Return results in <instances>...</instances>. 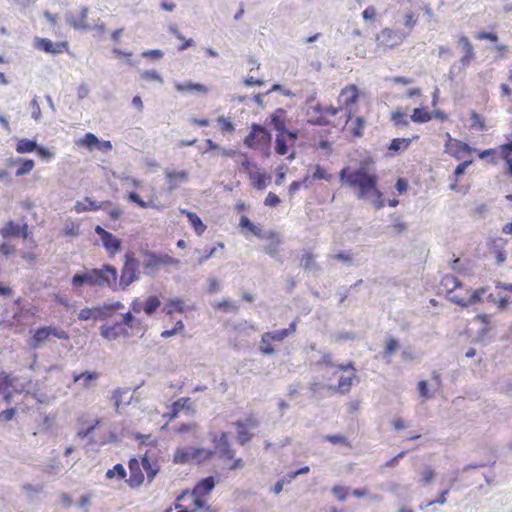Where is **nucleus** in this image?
Instances as JSON below:
<instances>
[{
  "label": "nucleus",
  "instance_id": "a878e982",
  "mask_svg": "<svg viewBox=\"0 0 512 512\" xmlns=\"http://www.w3.org/2000/svg\"><path fill=\"white\" fill-rule=\"evenodd\" d=\"M419 135H414L412 138H394L389 144L387 150L388 156H395L396 154L405 151L409 148L412 141L418 140Z\"/></svg>",
  "mask_w": 512,
  "mask_h": 512
},
{
  "label": "nucleus",
  "instance_id": "49530a36",
  "mask_svg": "<svg viewBox=\"0 0 512 512\" xmlns=\"http://www.w3.org/2000/svg\"><path fill=\"white\" fill-rule=\"evenodd\" d=\"M100 314H101V311L99 308L86 307V308L80 310V312L78 314V318L82 321H87L90 319L96 320L99 318Z\"/></svg>",
  "mask_w": 512,
  "mask_h": 512
},
{
  "label": "nucleus",
  "instance_id": "9d476101",
  "mask_svg": "<svg viewBox=\"0 0 512 512\" xmlns=\"http://www.w3.org/2000/svg\"><path fill=\"white\" fill-rule=\"evenodd\" d=\"M442 388L441 375L434 371L430 380H420L417 384V391L421 398L431 399Z\"/></svg>",
  "mask_w": 512,
  "mask_h": 512
},
{
  "label": "nucleus",
  "instance_id": "6e6d98bb",
  "mask_svg": "<svg viewBox=\"0 0 512 512\" xmlns=\"http://www.w3.org/2000/svg\"><path fill=\"white\" fill-rule=\"evenodd\" d=\"M332 174L328 173L325 168L320 165H315L313 179L314 180H326L330 181L332 179Z\"/></svg>",
  "mask_w": 512,
  "mask_h": 512
},
{
  "label": "nucleus",
  "instance_id": "603ef678",
  "mask_svg": "<svg viewBox=\"0 0 512 512\" xmlns=\"http://www.w3.org/2000/svg\"><path fill=\"white\" fill-rule=\"evenodd\" d=\"M470 127L472 129H477L480 131L486 130V124H485L484 118L475 111H473L471 113V126Z\"/></svg>",
  "mask_w": 512,
  "mask_h": 512
},
{
  "label": "nucleus",
  "instance_id": "c03bdc74",
  "mask_svg": "<svg viewBox=\"0 0 512 512\" xmlns=\"http://www.w3.org/2000/svg\"><path fill=\"white\" fill-rule=\"evenodd\" d=\"M16 163H19V167L15 173L18 177L29 174L35 167V163L32 159H18Z\"/></svg>",
  "mask_w": 512,
  "mask_h": 512
},
{
  "label": "nucleus",
  "instance_id": "774afa93",
  "mask_svg": "<svg viewBox=\"0 0 512 512\" xmlns=\"http://www.w3.org/2000/svg\"><path fill=\"white\" fill-rule=\"evenodd\" d=\"M275 150L279 155H285L288 152V147H287L286 141L280 135H278L276 138Z\"/></svg>",
  "mask_w": 512,
  "mask_h": 512
},
{
  "label": "nucleus",
  "instance_id": "79ce46f5",
  "mask_svg": "<svg viewBox=\"0 0 512 512\" xmlns=\"http://www.w3.org/2000/svg\"><path fill=\"white\" fill-rule=\"evenodd\" d=\"M99 143V139L91 132L86 133L82 138H80L76 144L80 147H85L89 150H93L97 148V144Z\"/></svg>",
  "mask_w": 512,
  "mask_h": 512
},
{
  "label": "nucleus",
  "instance_id": "c85d7f7f",
  "mask_svg": "<svg viewBox=\"0 0 512 512\" xmlns=\"http://www.w3.org/2000/svg\"><path fill=\"white\" fill-rule=\"evenodd\" d=\"M28 227L26 224L20 226L19 224L9 221L4 227L0 230L1 235L6 238L10 236H22L23 238H27L28 236Z\"/></svg>",
  "mask_w": 512,
  "mask_h": 512
},
{
  "label": "nucleus",
  "instance_id": "ddd939ff",
  "mask_svg": "<svg viewBox=\"0 0 512 512\" xmlns=\"http://www.w3.org/2000/svg\"><path fill=\"white\" fill-rule=\"evenodd\" d=\"M444 151L451 157L461 160L465 156L470 155L473 149L467 144L456 138H452L449 133H447V140L444 145Z\"/></svg>",
  "mask_w": 512,
  "mask_h": 512
},
{
  "label": "nucleus",
  "instance_id": "0eeeda50",
  "mask_svg": "<svg viewBox=\"0 0 512 512\" xmlns=\"http://www.w3.org/2000/svg\"><path fill=\"white\" fill-rule=\"evenodd\" d=\"M51 337H55L61 340L69 339V335L65 330L53 326H43L34 332L32 336L31 347L38 348L45 342L50 341Z\"/></svg>",
  "mask_w": 512,
  "mask_h": 512
},
{
  "label": "nucleus",
  "instance_id": "aec40b11",
  "mask_svg": "<svg viewBox=\"0 0 512 512\" xmlns=\"http://www.w3.org/2000/svg\"><path fill=\"white\" fill-rule=\"evenodd\" d=\"M438 289L440 294H445L450 299L452 294L458 291V289H462V283L456 276L447 274L442 277Z\"/></svg>",
  "mask_w": 512,
  "mask_h": 512
},
{
  "label": "nucleus",
  "instance_id": "4be33fe9",
  "mask_svg": "<svg viewBox=\"0 0 512 512\" xmlns=\"http://www.w3.org/2000/svg\"><path fill=\"white\" fill-rule=\"evenodd\" d=\"M252 418H246V422L239 420L237 421V439L241 445H245L249 442L253 436L252 429L256 428V424L251 421Z\"/></svg>",
  "mask_w": 512,
  "mask_h": 512
},
{
  "label": "nucleus",
  "instance_id": "4c0bfd02",
  "mask_svg": "<svg viewBox=\"0 0 512 512\" xmlns=\"http://www.w3.org/2000/svg\"><path fill=\"white\" fill-rule=\"evenodd\" d=\"M37 149V143L35 140L22 138L16 143L15 150L19 154L31 153Z\"/></svg>",
  "mask_w": 512,
  "mask_h": 512
},
{
  "label": "nucleus",
  "instance_id": "393cba45",
  "mask_svg": "<svg viewBox=\"0 0 512 512\" xmlns=\"http://www.w3.org/2000/svg\"><path fill=\"white\" fill-rule=\"evenodd\" d=\"M165 179L170 191L177 189L181 184L189 179V174L185 170L181 171H166Z\"/></svg>",
  "mask_w": 512,
  "mask_h": 512
},
{
  "label": "nucleus",
  "instance_id": "cd10ccee",
  "mask_svg": "<svg viewBox=\"0 0 512 512\" xmlns=\"http://www.w3.org/2000/svg\"><path fill=\"white\" fill-rule=\"evenodd\" d=\"M265 240L269 241V244L264 248L265 253L270 256H275L279 253L280 245L282 243L278 232L270 230L264 234Z\"/></svg>",
  "mask_w": 512,
  "mask_h": 512
},
{
  "label": "nucleus",
  "instance_id": "423d86ee",
  "mask_svg": "<svg viewBox=\"0 0 512 512\" xmlns=\"http://www.w3.org/2000/svg\"><path fill=\"white\" fill-rule=\"evenodd\" d=\"M325 118L318 119V125H331L336 128H344L349 123L350 111H344L342 107H325Z\"/></svg>",
  "mask_w": 512,
  "mask_h": 512
},
{
  "label": "nucleus",
  "instance_id": "f8f14e48",
  "mask_svg": "<svg viewBox=\"0 0 512 512\" xmlns=\"http://www.w3.org/2000/svg\"><path fill=\"white\" fill-rule=\"evenodd\" d=\"M375 41L379 49L387 50L399 46L403 42V37L390 28H384L376 34Z\"/></svg>",
  "mask_w": 512,
  "mask_h": 512
},
{
  "label": "nucleus",
  "instance_id": "1a4fd4ad",
  "mask_svg": "<svg viewBox=\"0 0 512 512\" xmlns=\"http://www.w3.org/2000/svg\"><path fill=\"white\" fill-rule=\"evenodd\" d=\"M138 261L133 252L125 254V262L121 270L119 285L125 289L138 279Z\"/></svg>",
  "mask_w": 512,
  "mask_h": 512
},
{
  "label": "nucleus",
  "instance_id": "09e8293b",
  "mask_svg": "<svg viewBox=\"0 0 512 512\" xmlns=\"http://www.w3.org/2000/svg\"><path fill=\"white\" fill-rule=\"evenodd\" d=\"M160 306V300L156 296H150L143 305V311L147 315L153 314Z\"/></svg>",
  "mask_w": 512,
  "mask_h": 512
},
{
  "label": "nucleus",
  "instance_id": "5fc2aeb1",
  "mask_svg": "<svg viewBox=\"0 0 512 512\" xmlns=\"http://www.w3.org/2000/svg\"><path fill=\"white\" fill-rule=\"evenodd\" d=\"M134 437L140 444L143 445L155 446L157 444V438L152 434H142L138 432Z\"/></svg>",
  "mask_w": 512,
  "mask_h": 512
},
{
  "label": "nucleus",
  "instance_id": "864d4df0",
  "mask_svg": "<svg viewBox=\"0 0 512 512\" xmlns=\"http://www.w3.org/2000/svg\"><path fill=\"white\" fill-rule=\"evenodd\" d=\"M475 39L479 41L487 40L493 44L499 42V36L496 32L479 31L475 34Z\"/></svg>",
  "mask_w": 512,
  "mask_h": 512
},
{
  "label": "nucleus",
  "instance_id": "a211bd4d",
  "mask_svg": "<svg viewBox=\"0 0 512 512\" xmlns=\"http://www.w3.org/2000/svg\"><path fill=\"white\" fill-rule=\"evenodd\" d=\"M35 47L50 54H61L69 50V44L66 41L53 43L47 38H36Z\"/></svg>",
  "mask_w": 512,
  "mask_h": 512
},
{
  "label": "nucleus",
  "instance_id": "5701e85b",
  "mask_svg": "<svg viewBox=\"0 0 512 512\" xmlns=\"http://www.w3.org/2000/svg\"><path fill=\"white\" fill-rule=\"evenodd\" d=\"M110 201H103L101 203H97L93 201L89 197H85L82 201H77L74 205V210L77 213H83L87 211H97L101 209H105L107 206H110Z\"/></svg>",
  "mask_w": 512,
  "mask_h": 512
},
{
  "label": "nucleus",
  "instance_id": "f03ea898",
  "mask_svg": "<svg viewBox=\"0 0 512 512\" xmlns=\"http://www.w3.org/2000/svg\"><path fill=\"white\" fill-rule=\"evenodd\" d=\"M118 273L115 267L111 265H103L99 269H90L83 274H75L71 283L75 288L83 285L110 287L116 289Z\"/></svg>",
  "mask_w": 512,
  "mask_h": 512
},
{
  "label": "nucleus",
  "instance_id": "a19ab883",
  "mask_svg": "<svg viewBox=\"0 0 512 512\" xmlns=\"http://www.w3.org/2000/svg\"><path fill=\"white\" fill-rule=\"evenodd\" d=\"M87 18H88V8L83 7V8H81L79 15L77 17H75V18L73 17L71 19L70 24L75 29H86L88 27Z\"/></svg>",
  "mask_w": 512,
  "mask_h": 512
},
{
  "label": "nucleus",
  "instance_id": "052dcab7",
  "mask_svg": "<svg viewBox=\"0 0 512 512\" xmlns=\"http://www.w3.org/2000/svg\"><path fill=\"white\" fill-rule=\"evenodd\" d=\"M315 255L311 251H306L302 255L301 265L305 270L311 269L315 266Z\"/></svg>",
  "mask_w": 512,
  "mask_h": 512
},
{
  "label": "nucleus",
  "instance_id": "de8ad7c7",
  "mask_svg": "<svg viewBox=\"0 0 512 512\" xmlns=\"http://www.w3.org/2000/svg\"><path fill=\"white\" fill-rule=\"evenodd\" d=\"M272 124L277 131H285L286 125L284 119V110L279 109L275 114L272 115Z\"/></svg>",
  "mask_w": 512,
  "mask_h": 512
},
{
  "label": "nucleus",
  "instance_id": "69168bd1",
  "mask_svg": "<svg viewBox=\"0 0 512 512\" xmlns=\"http://www.w3.org/2000/svg\"><path fill=\"white\" fill-rule=\"evenodd\" d=\"M348 491H349V488L347 487H344V486H340V485H335L333 488H332V493L340 500V501H345L346 498H347V494H348Z\"/></svg>",
  "mask_w": 512,
  "mask_h": 512
},
{
  "label": "nucleus",
  "instance_id": "a18cd8bd",
  "mask_svg": "<svg viewBox=\"0 0 512 512\" xmlns=\"http://www.w3.org/2000/svg\"><path fill=\"white\" fill-rule=\"evenodd\" d=\"M99 377V374L97 372H83L77 375H74V382H78L80 380H83V386L85 388L90 387L91 383L95 381Z\"/></svg>",
  "mask_w": 512,
  "mask_h": 512
},
{
  "label": "nucleus",
  "instance_id": "8fccbe9b",
  "mask_svg": "<svg viewBox=\"0 0 512 512\" xmlns=\"http://www.w3.org/2000/svg\"><path fill=\"white\" fill-rule=\"evenodd\" d=\"M271 338H266V333L261 336L259 350L264 355H272L275 353V349L272 346Z\"/></svg>",
  "mask_w": 512,
  "mask_h": 512
},
{
  "label": "nucleus",
  "instance_id": "58836bf2",
  "mask_svg": "<svg viewBox=\"0 0 512 512\" xmlns=\"http://www.w3.org/2000/svg\"><path fill=\"white\" fill-rule=\"evenodd\" d=\"M349 121H350L349 129H350V132L352 133V135L355 137H361L363 135V130H364V127L366 124L364 118L357 116L353 119L351 116Z\"/></svg>",
  "mask_w": 512,
  "mask_h": 512
},
{
  "label": "nucleus",
  "instance_id": "473e14b6",
  "mask_svg": "<svg viewBox=\"0 0 512 512\" xmlns=\"http://www.w3.org/2000/svg\"><path fill=\"white\" fill-rule=\"evenodd\" d=\"M215 487L214 477L208 476L201 479L192 491V496H206Z\"/></svg>",
  "mask_w": 512,
  "mask_h": 512
},
{
  "label": "nucleus",
  "instance_id": "ea45409f",
  "mask_svg": "<svg viewBox=\"0 0 512 512\" xmlns=\"http://www.w3.org/2000/svg\"><path fill=\"white\" fill-rule=\"evenodd\" d=\"M141 464L147 474L148 480L152 481L159 472V467L156 464L151 463L149 457L146 454L142 457Z\"/></svg>",
  "mask_w": 512,
  "mask_h": 512
},
{
  "label": "nucleus",
  "instance_id": "7c9ffc66",
  "mask_svg": "<svg viewBox=\"0 0 512 512\" xmlns=\"http://www.w3.org/2000/svg\"><path fill=\"white\" fill-rule=\"evenodd\" d=\"M193 412L192 400L188 397H182L173 403L171 416H177L178 414H184L187 416Z\"/></svg>",
  "mask_w": 512,
  "mask_h": 512
},
{
  "label": "nucleus",
  "instance_id": "c9c22d12",
  "mask_svg": "<svg viewBox=\"0 0 512 512\" xmlns=\"http://www.w3.org/2000/svg\"><path fill=\"white\" fill-rule=\"evenodd\" d=\"M129 467H130V477L127 480L128 484L131 487L140 486L144 481V475H143L142 471L140 470L138 463L137 462L133 463L132 461H130Z\"/></svg>",
  "mask_w": 512,
  "mask_h": 512
},
{
  "label": "nucleus",
  "instance_id": "72a5a7b5",
  "mask_svg": "<svg viewBox=\"0 0 512 512\" xmlns=\"http://www.w3.org/2000/svg\"><path fill=\"white\" fill-rule=\"evenodd\" d=\"M126 199L131 202V203H134L136 204L138 207L140 208H143V209H146V208H153V209H156V210H160L162 208V206L156 202L154 199H149L148 201H144L140 196L139 194H137L136 192L134 191H131L129 192L127 195H126Z\"/></svg>",
  "mask_w": 512,
  "mask_h": 512
},
{
  "label": "nucleus",
  "instance_id": "20e7f679",
  "mask_svg": "<svg viewBox=\"0 0 512 512\" xmlns=\"http://www.w3.org/2000/svg\"><path fill=\"white\" fill-rule=\"evenodd\" d=\"M214 451L191 446L178 448L173 456V462L176 464H187L190 462L200 464L210 459Z\"/></svg>",
  "mask_w": 512,
  "mask_h": 512
},
{
  "label": "nucleus",
  "instance_id": "b1692460",
  "mask_svg": "<svg viewBox=\"0 0 512 512\" xmlns=\"http://www.w3.org/2000/svg\"><path fill=\"white\" fill-rule=\"evenodd\" d=\"M101 335L109 340H115L119 338L120 336H127L128 331L125 327H123L122 323H114L112 325H103L100 328Z\"/></svg>",
  "mask_w": 512,
  "mask_h": 512
},
{
  "label": "nucleus",
  "instance_id": "2eb2a0df",
  "mask_svg": "<svg viewBox=\"0 0 512 512\" xmlns=\"http://www.w3.org/2000/svg\"><path fill=\"white\" fill-rule=\"evenodd\" d=\"M497 151L499 152L501 158L505 162L506 173L512 176V141L500 145L497 149L489 148L483 150L479 153V157L481 159H485L489 156L494 155Z\"/></svg>",
  "mask_w": 512,
  "mask_h": 512
},
{
  "label": "nucleus",
  "instance_id": "2f4dec72",
  "mask_svg": "<svg viewBox=\"0 0 512 512\" xmlns=\"http://www.w3.org/2000/svg\"><path fill=\"white\" fill-rule=\"evenodd\" d=\"M180 213L185 215L188 219L189 224L194 229V232L201 236L207 229V226L203 223L201 218L194 212L188 211L186 209H181Z\"/></svg>",
  "mask_w": 512,
  "mask_h": 512
},
{
  "label": "nucleus",
  "instance_id": "e2e57ef3",
  "mask_svg": "<svg viewBox=\"0 0 512 512\" xmlns=\"http://www.w3.org/2000/svg\"><path fill=\"white\" fill-rule=\"evenodd\" d=\"M36 154L45 161H50L54 157L53 151H51L47 147L38 146L37 149H35Z\"/></svg>",
  "mask_w": 512,
  "mask_h": 512
},
{
  "label": "nucleus",
  "instance_id": "680f3d73",
  "mask_svg": "<svg viewBox=\"0 0 512 512\" xmlns=\"http://www.w3.org/2000/svg\"><path fill=\"white\" fill-rule=\"evenodd\" d=\"M435 476V471L431 468V467H426L422 472H421V479H420V482L424 485V486H427L429 485L433 478Z\"/></svg>",
  "mask_w": 512,
  "mask_h": 512
},
{
  "label": "nucleus",
  "instance_id": "bf43d9fd",
  "mask_svg": "<svg viewBox=\"0 0 512 512\" xmlns=\"http://www.w3.org/2000/svg\"><path fill=\"white\" fill-rule=\"evenodd\" d=\"M391 119L396 126H408L409 121L403 111H395L391 115Z\"/></svg>",
  "mask_w": 512,
  "mask_h": 512
},
{
  "label": "nucleus",
  "instance_id": "4d7b16f0",
  "mask_svg": "<svg viewBox=\"0 0 512 512\" xmlns=\"http://www.w3.org/2000/svg\"><path fill=\"white\" fill-rule=\"evenodd\" d=\"M399 348L398 341L394 338H389L384 347L383 357L388 358L390 357L395 351Z\"/></svg>",
  "mask_w": 512,
  "mask_h": 512
},
{
  "label": "nucleus",
  "instance_id": "c756f323",
  "mask_svg": "<svg viewBox=\"0 0 512 512\" xmlns=\"http://www.w3.org/2000/svg\"><path fill=\"white\" fill-rule=\"evenodd\" d=\"M15 381L16 378L13 377L11 373H7L6 371L0 369V393H5L4 399L7 403L10 402L12 397L9 389L14 386Z\"/></svg>",
  "mask_w": 512,
  "mask_h": 512
},
{
  "label": "nucleus",
  "instance_id": "13d9d810",
  "mask_svg": "<svg viewBox=\"0 0 512 512\" xmlns=\"http://www.w3.org/2000/svg\"><path fill=\"white\" fill-rule=\"evenodd\" d=\"M323 111H325V107H321L319 105L312 107L309 112V122L318 125V119L325 118Z\"/></svg>",
  "mask_w": 512,
  "mask_h": 512
},
{
  "label": "nucleus",
  "instance_id": "f257e3e1",
  "mask_svg": "<svg viewBox=\"0 0 512 512\" xmlns=\"http://www.w3.org/2000/svg\"><path fill=\"white\" fill-rule=\"evenodd\" d=\"M339 178L342 183L356 191L359 199L370 200L375 209H381L385 206L383 193L378 188V176L367 166H360L357 169L344 167Z\"/></svg>",
  "mask_w": 512,
  "mask_h": 512
},
{
  "label": "nucleus",
  "instance_id": "39448f33",
  "mask_svg": "<svg viewBox=\"0 0 512 512\" xmlns=\"http://www.w3.org/2000/svg\"><path fill=\"white\" fill-rule=\"evenodd\" d=\"M325 118L318 119V125H331L336 128H344L349 123L350 111H344L342 107H325Z\"/></svg>",
  "mask_w": 512,
  "mask_h": 512
},
{
  "label": "nucleus",
  "instance_id": "7ed1b4c3",
  "mask_svg": "<svg viewBox=\"0 0 512 512\" xmlns=\"http://www.w3.org/2000/svg\"><path fill=\"white\" fill-rule=\"evenodd\" d=\"M240 157V169L248 175L251 186L256 190H264L271 182V175L259 169L246 155L241 154Z\"/></svg>",
  "mask_w": 512,
  "mask_h": 512
},
{
  "label": "nucleus",
  "instance_id": "338daca9",
  "mask_svg": "<svg viewBox=\"0 0 512 512\" xmlns=\"http://www.w3.org/2000/svg\"><path fill=\"white\" fill-rule=\"evenodd\" d=\"M217 121L220 125L221 131L229 133L234 131V126L229 118L221 116L217 119Z\"/></svg>",
  "mask_w": 512,
  "mask_h": 512
},
{
  "label": "nucleus",
  "instance_id": "0e129e2a",
  "mask_svg": "<svg viewBox=\"0 0 512 512\" xmlns=\"http://www.w3.org/2000/svg\"><path fill=\"white\" fill-rule=\"evenodd\" d=\"M287 336V332L284 329L277 330L274 332H266V338H271L273 342H281L283 341Z\"/></svg>",
  "mask_w": 512,
  "mask_h": 512
},
{
  "label": "nucleus",
  "instance_id": "f704fd0d",
  "mask_svg": "<svg viewBox=\"0 0 512 512\" xmlns=\"http://www.w3.org/2000/svg\"><path fill=\"white\" fill-rule=\"evenodd\" d=\"M239 227L243 232H249L257 238H264V232L260 226L255 225L246 215H242L239 220Z\"/></svg>",
  "mask_w": 512,
  "mask_h": 512
},
{
  "label": "nucleus",
  "instance_id": "dca6fc26",
  "mask_svg": "<svg viewBox=\"0 0 512 512\" xmlns=\"http://www.w3.org/2000/svg\"><path fill=\"white\" fill-rule=\"evenodd\" d=\"M95 233L100 237L105 250L110 256L116 255L121 250V240L111 232L98 225L95 227Z\"/></svg>",
  "mask_w": 512,
  "mask_h": 512
},
{
  "label": "nucleus",
  "instance_id": "6e6552de",
  "mask_svg": "<svg viewBox=\"0 0 512 512\" xmlns=\"http://www.w3.org/2000/svg\"><path fill=\"white\" fill-rule=\"evenodd\" d=\"M486 293L485 288H479L473 292H471L468 288L464 287L462 284V289H458L454 294L450 296L449 301L462 306L468 307L470 305L476 304L482 300V297Z\"/></svg>",
  "mask_w": 512,
  "mask_h": 512
},
{
  "label": "nucleus",
  "instance_id": "37998d69",
  "mask_svg": "<svg viewBox=\"0 0 512 512\" xmlns=\"http://www.w3.org/2000/svg\"><path fill=\"white\" fill-rule=\"evenodd\" d=\"M432 119V114L425 108H415L411 115L414 123H426Z\"/></svg>",
  "mask_w": 512,
  "mask_h": 512
},
{
  "label": "nucleus",
  "instance_id": "4468645a",
  "mask_svg": "<svg viewBox=\"0 0 512 512\" xmlns=\"http://www.w3.org/2000/svg\"><path fill=\"white\" fill-rule=\"evenodd\" d=\"M270 140V133L264 127L254 124L244 142L250 148H261L268 145Z\"/></svg>",
  "mask_w": 512,
  "mask_h": 512
},
{
  "label": "nucleus",
  "instance_id": "f3484780",
  "mask_svg": "<svg viewBox=\"0 0 512 512\" xmlns=\"http://www.w3.org/2000/svg\"><path fill=\"white\" fill-rule=\"evenodd\" d=\"M338 367H340L345 372H348L347 375L341 376L339 378L338 385L336 386V390L339 393L344 394L351 389L354 380L357 379L356 369L351 362L345 365H339Z\"/></svg>",
  "mask_w": 512,
  "mask_h": 512
},
{
  "label": "nucleus",
  "instance_id": "412c9836",
  "mask_svg": "<svg viewBox=\"0 0 512 512\" xmlns=\"http://www.w3.org/2000/svg\"><path fill=\"white\" fill-rule=\"evenodd\" d=\"M360 96V91L355 84L345 86L339 94V103L344 107L355 104Z\"/></svg>",
  "mask_w": 512,
  "mask_h": 512
},
{
  "label": "nucleus",
  "instance_id": "3c124183",
  "mask_svg": "<svg viewBox=\"0 0 512 512\" xmlns=\"http://www.w3.org/2000/svg\"><path fill=\"white\" fill-rule=\"evenodd\" d=\"M126 475V470L124 466L120 463L114 465L112 469H109L106 472V478L108 479H112L114 477H117L118 479H124Z\"/></svg>",
  "mask_w": 512,
  "mask_h": 512
},
{
  "label": "nucleus",
  "instance_id": "e433bc0d",
  "mask_svg": "<svg viewBox=\"0 0 512 512\" xmlns=\"http://www.w3.org/2000/svg\"><path fill=\"white\" fill-rule=\"evenodd\" d=\"M163 311L167 315H173L174 313H183L185 311L184 301L178 298L171 299L165 304Z\"/></svg>",
  "mask_w": 512,
  "mask_h": 512
},
{
  "label": "nucleus",
  "instance_id": "9b49d317",
  "mask_svg": "<svg viewBox=\"0 0 512 512\" xmlns=\"http://www.w3.org/2000/svg\"><path fill=\"white\" fill-rule=\"evenodd\" d=\"M178 260L168 254H156L154 252H144L143 267L148 272H153L161 266L176 265Z\"/></svg>",
  "mask_w": 512,
  "mask_h": 512
},
{
  "label": "nucleus",
  "instance_id": "6ab92c4d",
  "mask_svg": "<svg viewBox=\"0 0 512 512\" xmlns=\"http://www.w3.org/2000/svg\"><path fill=\"white\" fill-rule=\"evenodd\" d=\"M457 43L461 49V52L463 53L462 57L460 58V64L463 67H467L475 59L474 47H473L471 41L469 40V38L465 35L459 36Z\"/></svg>",
  "mask_w": 512,
  "mask_h": 512
},
{
  "label": "nucleus",
  "instance_id": "bb28decb",
  "mask_svg": "<svg viewBox=\"0 0 512 512\" xmlns=\"http://www.w3.org/2000/svg\"><path fill=\"white\" fill-rule=\"evenodd\" d=\"M214 442L221 458L232 459L234 457V450L230 446L227 433L222 432L219 439L214 438Z\"/></svg>",
  "mask_w": 512,
  "mask_h": 512
}]
</instances>
